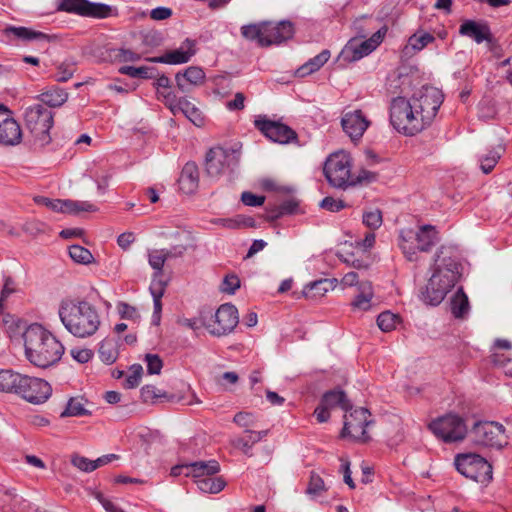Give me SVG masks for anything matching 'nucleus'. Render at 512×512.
Returning a JSON list of instances; mask_svg holds the SVG:
<instances>
[{"label":"nucleus","instance_id":"6e6d98bb","mask_svg":"<svg viewBox=\"0 0 512 512\" xmlns=\"http://www.w3.org/2000/svg\"><path fill=\"white\" fill-rule=\"evenodd\" d=\"M145 362L147 365V372L151 375L160 374L163 368V361L157 354H146Z\"/></svg>","mask_w":512,"mask_h":512},{"label":"nucleus","instance_id":"13d9d810","mask_svg":"<svg viewBox=\"0 0 512 512\" xmlns=\"http://www.w3.org/2000/svg\"><path fill=\"white\" fill-rule=\"evenodd\" d=\"M117 309L122 319L133 320L134 322L140 319L137 309L127 303H119Z\"/></svg>","mask_w":512,"mask_h":512},{"label":"nucleus","instance_id":"a878e982","mask_svg":"<svg viewBox=\"0 0 512 512\" xmlns=\"http://www.w3.org/2000/svg\"><path fill=\"white\" fill-rule=\"evenodd\" d=\"M418 251L428 252L438 241V232L435 226L422 225L415 231Z\"/></svg>","mask_w":512,"mask_h":512},{"label":"nucleus","instance_id":"f257e3e1","mask_svg":"<svg viewBox=\"0 0 512 512\" xmlns=\"http://www.w3.org/2000/svg\"><path fill=\"white\" fill-rule=\"evenodd\" d=\"M461 264L454 247L441 246L434 261L431 277L421 292V299L431 306L439 305L461 275Z\"/></svg>","mask_w":512,"mask_h":512},{"label":"nucleus","instance_id":"052dcab7","mask_svg":"<svg viewBox=\"0 0 512 512\" xmlns=\"http://www.w3.org/2000/svg\"><path fill=\"white\" fill-rule=\"evenodd\" d=\"M320 207L330 212H338L346 207V204L341 199H334L333 197H325L320 202Z\"/></svg>","mask_w":512,"mask_h":512},{"label":"nucleus","instance_id":"c85d7f7f","mask_svg":"<svg viewBox=\"0 0 512 512\" xmlns=\"http://www.w3.org/2000/svg\"><path fill=\"white\" fill-rule=\"evenodd\" d=\"M248 433L247 437H239L232 440V445L242 450L247 456H252V446L261 441L268 434L267 430L263 431H252L250 429L245 430Z\"/></svg>","mask_w":512,"mask_h":512},{"label":"nucleus","instance_id":"0eeeda50","mask_svg":"<svg viewBox=\"0 0 512 512\" xmlns=\"http://www.w3.org/2000/svg\"><path fill=\"white\" fill-rule=\"evenodd\" d=\"M390 123L398 132L413 136L423 131L418 116L415 115L410 99L393 98L390 104Z\"/></svg>","mask_w":512,"mask_h":512},{"label":"nucleus","instance_id":"ea45409f","mask_svg":"<svg viewBox=\"0 0 512 512\" xmlns=\"http://www.w3.org/2000/svg\"><path fill=\"white\" fill-rule=\"evenodd\" d=\"M167 259H169V253L166 252V249H155L149 252L148 261L155 270L153 279L160 280L159 278L162 276V269Z\"/></svg>","mask_w":512,"mask_h":512},{"label":"nucleus","instance_id":"6ab92c4d","mask_svg":"<svg viewBox=\"0 0 512 512\" xmlns=\"http://www.w3.org/2000/svg\"><path fill=\"white\" fill-rule=\"evenodd\" d=\"M370 124V120L360 109L344 112L341 118L343 131L352 141L360 140Z\"/></svg>","mask_w":512,"mask_h":512},{"label":"nucleus","instance_id":"6e6552de","mask_svg":"<svg viewBox=\"0 0 512 512\" xmlns=\"http://www.w3.org/2000/svg\"><path fill=\"white\" fill-rule=\"evenodd\" d=\"M25 123L39 146L50 143V130L53 126V113L41 104L28 107L25 111Z\"/></svg>","mask_w":512,"mask_h":512},{"label":"nucleus","instance_id":"a19ab883","mask_svg":"<svg viewBox=\"0 0 512 512\" xmlns=\"http://www.w3.org/2000/svg\"><path fill=\"white\" fill-rule=\"evenodd\" d=\"M242 36L249 40L255 41L259 46L265 47L264 45V22L259 24H249L241 27Z\"/></svg>","mask_w":512,"mask_h":512},{"label":"nucleus","instance_id":"f03ea898","mask_svg":"<svg viewBox=\"0 0 512 512\" xmlns=\"http://www.w3.org/2000/svg\"><path fill=\"white\" fill-rule=\"evenodd\" d=\"M58 316L65 329L76 338L84 339L93 336L101 325L98 309L85 299L61 300Z\"/></svg>","mask_w":512,"mask_h":512},{"label":"nucleus","instance_id":"bb28decb","mask_svg":"<svg viewBox=\"0 0 512 512\" xmlns=\"http://www.w3.org/2000/svg\"><path fill=\"white\" fill-rule=\"evenodd\" d=\"M399 247L407 260L415 261L417 259L418 248L414 230L410 228H404L400 230Z\"/></svg>","mask_w":512,"mask_h":512},{"label":"nucleus","instance_id":"2f4dec72","mask_svg":"<svg viewBox=\"0 0 512 512\" xmlns=\"http://www.w3.org/2000/svg\"><path fill=\"white\" fill-rule=\"evenodd\" d=\"M37 98L49 107H60L67 101L68 93L62 88L52 87L42 92Z\"/></svg>","mask_w":512,"mask_h":512},{"label":"nucleus","instance_id":"39448f33","mask_svg":"<svg viewBox=\"0 0 512 512\" xmlns=\"http://www.w3.org/2000/svg\"><path fill=\"white\" fill-rule=\"evenodd\" d=\"M472 444L478 448L502 450L509 444L505 427L496 421H476L469 431Z\"/></svg>","mask_w":512,"mask_h":512},{"label":"nucleus","instance_id":"e2e57ef3","mask_svg":"<svg viewBox=\"0 0 512 512\" xmlns=\"http://www.w3.org/2000/svg\"><path fill=\"white\" fill-rule=\"evenodd\" d=\"M17 283L11 277H5L4 285L0 294V302L6 300L13 293L18 292Z\"/></svg>","mask_w":512,"mask_h":512},{"label":"nucleus","instance_id":"72a5a7b5","mask_svg":"<svg viewBox=\"0 0 512 512\" xmlns=\"http://www.w3.org/2000/svg\"><path fill=\"white\" fill-rule=\"evenodd\" d=\"M451 313L455 318H464L470 309L469 300L463 288H459L450 302Z\"/></svg>","mask_w":512,"mask_h":512},{"label":"nucleus","instance_id":"9b49d317","mask_svg":"<svg viewBox=\"0 0 512 512\" xmlns=\"http://www.w3.org/2000/svg\"><path fill=\"white\" fill-rule=\"evenodd\" d=\"M239 162V154L231 148L221 146L211 148L205 157V170L212 178H218L232 171Z\"/></svg>","mask_w":512,"mask_h":512},{"label":"nucleus","instance_id":"de8ad7c7","mask_svg":"<svg viewBox=\"0 0 512 512\" xmlns=\"http://www.w3.org/2000/svg\"><path fill=\"white\" fill-rule=\"evenodd\" d=\"M399 323V316L390 311L382 312L377 317V325L383 332H390L394 330Z\"/></svg>","mask_w":512,"mask_h":512},{"label":"nucleus","instance_id":"5fc2aeb1","mask_svg":"<svg viewBox=\"0 0 512 512\" xmlns=\"http://www.w3.org/2000/svg\"><path fill=\"white\" fill-rule=\"evenodd\" d=\"M382 222V213L379 209L370 210L363 214V223L372 230L378 229Z\"/></svg>","mask_w":512,"mask_h":512},{"label":"nucleus","instance_id":"603ef678","mask_svg":"<svg viewBox=\"0 0 512 512\" xmlns=\"http://www.w3.org/2000/svg\"><path fill=\"white\" fill-rule=\"evenodd\" d=\"M143 368L140 364H133L129 369V374L127 375L124 386L125 388L132 389L139 385L140 380L142 378Z\"/></svg>","mask_w":512,"mask_h":512},{"label":"nucleus","instance_id":"774afa93","mask_svg":"<svg viewBox=\"0 0 512 512\" xmlns=\"http://www.w3.org/2000/svg\"><path fill=\"white\" fill-rule=\"evenodd\" d=\"M115 57L120 62H136L141 59V55L130 49H119Z\"/></svg>","mask_w":512,"mask_h":512},{"label":"nucleus","instance_id":"cd10ccee","mask_svg":"<svg viewBox=\"0 0 512 512\" xmlns=\"http://www.w3.org/2000/svg\"><path fill=\"white\" fill-rule=\"evenodd\" d=\"M5 34L7 36H14L15 38L23 41V42H31V41H48L49 36L43 32L35 31L31 28L23 27V26H8L5 28Z\"/></svg>","mask_w":512,"mask_h":512},{"label":"nucleus","instance_id":"5701e85b","mask_svg":"<svg viewBox=\"0 0 512 512\" xmlns=\"http://www.w3.org/2000/svg\"><path fill=\"white\" fill-rule=\"evenodd\" d=\"M264 33V45L267 47L290 39L293 36L294 29L289 21L264 22Z\"/></svg>","mask_w":512,"mask_h":512},{"label":"nucleus","instance_id":"bf43d9fd","mask_svg":"<svg viewBox=\"0 0 512 512\" xmlns=\"http://www.w3.org/2000/svg\"><path fill=\"white\" fill-rule=\"evenodd\" d=\"M240 287V279L235 274L225 276L221 284V290L228 294H234Z\"/></svg>","mask_w":512,"mask_h":512},{"label":"nucleus","instance_id":"20e7f679","mask_svg":"<svg viewBox=\"0 0 512 512\" xmlns=\"http://www.w3.org/2000/svg\"><path fill=\"white\" fill-rule=\"evenodd\" d=\"M352 158L344 152L338 151L332 153L325 161L323 172L328 183L339 189H346L350 186H355L362 180L371 181L375 179V174L363 171L362 174L355 177L351 173Z\"/></svg>","mask_w":512,"mask_h":512},{"label":"nucleus","instance_id":"3c124183","mask_svg":"<svg viewBox=\"0 0 512 512\" xmlns=\"http://www.w3.org/2000/svg\"><path fill=\"white\" fill-rule=\"evenodd\" d=\"M325 490V483L321 476L315 472H311L306 493L311 496H318Z\"/></svg>","mask_w":512,"mask_h":512},{"label":"nucleus","instance_id":"37998d69","mask_svg":"<svg viewBox=\"0 0 512 512\" xmlns=\"http://www.w3.org/2000/svg\"><path fill=\"white\" fill-rule=\"evenodd\" d=\"M330 289V281L328 279H320L306 285L303 293L307 298H317L324 296Z\"/></svg>","mask_w":512,"mask_h":512},{"label":"nucleus","instance_id":"09e8293b","mask_svg":"<svg viewBox=\"0 0 512 512\" xmlns=\"http://www.w3.org/2000/svg\"><path fill=\"white\" fill-rule=\"evenodd\" d=\"M69 255L74 262L79 264L87 265L94 260L92 253L80 245H71L69 247Z\"/></svg>","mask_w":512,"mask_h":512},{"label":"nucleus","instance_id":"b1692460","mask_svg":"<svg viewBox=\"0 0 512 512\" xmlns=\"http://www.w3.org/2000/svg\"><path fill=\"white\" fill-rule=\"evenodd\" d=\"M199 184V171L198 167L194 162H187L179 177L180 189L185 194L193 193Z\"/></svg>","mask_w":512,"mask_h":512},{"label":"nucleus","instance_id":"79ce46f5","mask_svg":"<svg viewBox=\"0 0 512 512\" xmlns=\"http://www.w3.org/2000/svg\"><path fill=\"white\" fill-rule=\"evenodd\" d=\"M197 487L204 493L216 494L225 487V481L221 477H206L195 480Z\"/></svg>","mask_w":512,"mask_h":512},{"label":"nucleus","instance_id":"680f3d73","mask_svg":"<svg viewBox=\"0 0 512 512\" xmlns=\"http://www.w3.org/2000/svg\"><path fill=\"white\" fill-rule=\"evenodd\" d=\"M71 462L76 468L83 472H92L95 470L92 460L84 456L75 455L72 457Z\"/></svg>","mask_w":512,"mask_h":512},{"label":"nucleus","instance_id":"4be33fe9","mask_svg":"<svg viewBox=\"0 0 512 512\" xmlns=\"http://www.w3.org/2000/svg\"><path fill=\"white\" fill-rule=\"evenodd\" d=\"M205 80L206 74L199 66H190L175 75L176 85L183 93H189L195 87L203 85Z\"/></svg>","mask_w":512,"mask_h":512},{"label":"nucleus","instance_id":"f3484780","mask_svg":"<svg viewBox=\"0 0 512 512\" xmlns=\"http://www.w3.org/2000/svg\"><path fill=\"white\" fill-rule=\"evenodd\" d=\"M59 10L85 17L106 18L110 15V6L102 3H92L88 0H62Z\"/></svg>","mask_w":512,"mask_h":512},{"label":"nucleus","instance_id":"473e14b6","mask_svg":"<svg viewBox=\"0 0 512 512\" xmlns=\"http://www.w3.org/2000/svg\"><path fill=\"white\" fill-rule=\"evenodd\" d=\"M165 286H166V283L164 281L152 279V282L149 287L150 293L153 297V304H154L153 322L155 324H159V321H160V314H161V310H162L161 298L164 295Z\"/></svg>","mask_w":512,"mask_h":512},{"label":"nucleus","instance_id":"2eb2a0df","mask_svg":"<svg viewBox=\"0 0 512 512\" xmlns=\"http://www.w3.org/2000/svg\"><path fill=\"white\" fill-rule=\"evenodd\" d=\"M239 323L237 308L232 304H223L215 312L214 319L206 327L213 336L231 333Z\"/></svg>","mask_w":512,"mask_h":512},{"label":"nucleus","instance_id":"ddd939ff","mask_svg":"<svg viewBox=\"0 0 512 512\" xmlns=\"http://www.w3.org/2000/svg\"><path fill=\"white\" fill-rule=\"evenodd\" d=\"M370 413L366 408H357L344 415L342 437H350L353 440L366 442L369 436L366 427L371 423Z\"/></svg>","mask_w":512,"mask_h":512},{"label":"nucleus","instance_id":"58836bf2","mask_svg":"<svg viewBox=\"0 0 512 512\" xmlns=\"http://www.w3.org/2000/svg\"><path fill=\"white\" fill-rule=\"evenodd\" d=\"M180 112L183 113L194 125L200 127L204 124V117L199 108L185 97H181Z\"/></svg>","mask_w":512,"mask_h":512},{"label":"nucleus","instance_id":"dca6fc26","mask_svg":"<svg viewBox=\"0 0 512 512\" xmlns=\"http://www.w3.org/2000/svg\"><path fill=\"white\" fill-rule=\"evenodd\" d=\"M387 33V27L383 26L377 30L369 39L358 43L355 40H351L344 47L341 52V56L348 62H354L361 58L369 55L374 51L383 41Z\"/></svg>","mask_w":512,"mask_h":512},{"label":"nucleus","instance_id":"1a4fd4ad","mask_svg":"<svg viewBox=\"0 0 512 512\" xmlns=\"http://www.w3.org/2000/svg\"><path fill=\"white\" fill-rule=\"evenodd\" d=\"M455 466L466 478L485 484L492 480V465L476 453L459 454L455 457Z\"/></svg>","mask_w":512,"mask_h":512},{"label":"nucleus","instance_id":"412c9836","mask_svg":"<svg viewBox=\"0 0 512 512\" xmlns=\"http://www.w3.org/2000/svg\"><path fill=\"white\" fill-rule=\"evenodd\" d=\"M459 33L472 38L478 44L485 41L490 49H493L495 45L490 27L484 22L466 20L460 25Z\"/></svg>","mask_w":512,"mask_h":512},{"label":"nucleus","instance_id":"69168bd1","mask_svg":"<svg viewBox=\"0 0 512 512\" xmlns=\"http://www.w3.org/2000/svg\"><path fill=\"white\" fill-rule=\"evenodd\" d=\"M241 201L246 206L258 207L264 203L265 197L255 195L251 192H243L241 195Z\"/></svg>","mask_w":512,"mask_h":512},{"label":"nucleus","instance_id":"f704fd0d","mask_svg":"<svg viewBox=\"0 0 512 512\" xmlns=\"http://www.w3.org/2000/svg\"><path fill=\"white\" fill-rule=\"evenodd\" d=\"M321 402L326 405L329 409L339 406L346 412L351 409L350 403L346 397V394L341 390H331L326 392Z\"/></svg>","mask_w":512,"mask_h":512},{"label":"nucleus","instance_id":"393cba45","mask_svg":"<svg viewBox=\"0 0 512 512\" xmlns=\"http://www.w3.org/2000/svg\"><path fill=\"white\" fill-rule=\"evenodd\" d=\"M219 471L220 465L216 460L196 461L188 464V472H185V476L198 480L213 476Z\"/></svg>","mask_w":512,"mask_h":512},{"label":"nucleus","instance_id":"c03bdc74","mask_svg":"<svg viewBox=\"0 0 512 512\" xmlns=\"http://www.w3.org/2000/svg\"><path fill=\"white\" fill-rule=\"evenodd\" d=\"M434 40L435 38L432 34L419 31L409 37L406 49L411 48L413 51L418 52L425 48L428 44L432 43Z\"/></svg>","mask_w":512,"mask_h":512},{"label":"nucleus","instance_id":"4d7b16f0","mask_svg":"<svg viewBox=\"0 0 512 512\" xmlns=\"http://www.w3.org/2000/svg\"><path fill=\"white\" fill-rule=\"evenodd\" d=\"M233 422L240 427L245 428V430L253 427L256 423V417L254 414L250 412H238L234 418Z\"/></svg>","mask_w":512,"mask_h":512},{"label":"nucleus","instance_id":"aec40b11","mask_svg":"<svg viewBox=\"0 0 512 512\" xmlns=\"http://www.w3.org/2000/svg\"><path fill=\"white\" fill-rule=\"evenodd\" d=\"M195 46V41L187 38L179 48L168 51L161 56L147 58V61L170 65L184 64L190 61V59L195 55Z\"/></svg>","mask_w":512,"mask_h":512},{"label":"nucleus","instance_id":"4c0bfd02","mask_svg":"<svg viewBox=\"0 0 512 512\" xmlns=\"http://www.w3.org/2000/svg\"><path fill=\"white\" fill-rule=\"evenodd\" d=\"M98 353L102 362L112 364L118 358V345L112 338H105L100 343Z\"/></svg>","mask_w":512,"mask_h":512},{"label":"nucleus","instance_id":"a18cd8bd","mask_svg":"<svg viewBox=\"0 0 512 512\" xmlns=\"http://www.w3.org/2000/svg\"><path fill=\"white\" fill-rule=\"evenodd\" d=\"M97 208L88 201L63 200V212L68 214H78L80 212H94Z\"/></svg>","mask_w":512,"mask_h":512},{"label":"nucleus","instance_id":"9d476101","mask_svg":"<svg viewBox=\"0 0 512 512\" xmlns=\"http://www.w3.org/2000/svg\"><path fill=\"white\" fill-rule=\"evenodd\" d=\"M429 429L445 443L460 442L468 433L464 419L452 413L433 420L429 424Z\"/></svg>","mask_w":512,"mask_h":512},{"label":"nucleus","instance_id":"423d86ee","mask_svg":"<svg viewBox=\"0 0 512 512\" xmlns=\"http://www.w3.org/2000/svg\"><path fill=\"white\" fill-rule=\"evenodd\" d=\"M414 113L418 116L421 127L424 130L437 115L443 103L442 91L433 86H423L410 98Z\"/></svg>","mask_w":512,"mask_h":512},{"label":"nucleus","instance_id":"0e129e2a","mask_svg":"<svg viewBox=\"0 0 512 512\" xmlns=\"http://www.w3.org/2000/svg\"><path fill=\"white\" fill-rule=\"evenodd\" d=\"M71 356L79 363H87L93 357V352L87 348H74L71 350Z\"/></svg>","mask_w":512,"mask_h":512},{"label":"nucleus","instance_id":"7ed1b4c3","mask_svg":"<svg viewBox=\"0 0 512 512\" xmlns=\"http://www.w3.org/2000/svg\"><path fill=\"white\" fill-rule=\"evenodd\" d=\"M25 355L30 363L40 368H47L57 363L64 346L40 324L30 325L23 333Z\"/></svg>","mask_w":512,"mask_h":512},{"label":"nucleus","instance_id":"4468645a","mask_svg":"<svg viewBox=\"0 0 512 512\" xmlns=\"http://www.w3.org/2000/svg\"><path fill=\"white\" fill-rule=\"evenodd\" d=\"M255 127L269 140L287 144L297 138L296 132L289 126L269 119L266 115H259L254 120Z\"/></svg>","mask_w":512,"mask_h":512},{"label":"nucleus","instance_id":"49530a36","mask_svg":"<svg viewBox=\"0 0 512 512\" xmlns=\"http://www.w3.org/2000/svg\"><path fill=\"white\" fill-rule=\"evenodd\" d=\"M119 72L132 78L150 79L155 76V68L148 66H122L119 68Z\"/></svg>","mask_w":512,"mask_h":512},{"label":"nucleus","instance_id":"f8f14e48","mask_svg":"<svg viewBox=\"0 0 512 512\" xmlns=\"http://www.w3.org/2000/svg\"><path fill=\"white\" fill-rule=\"evenodd\" d=\"M15 394L21 396L27 402L39 405L46 402L52 394L50 384L40 378L23 375Z\"/></svg>","mask_w":512,"mask_h":512},{"label":"nucleus","instance_id":"8fccbe9b","mask_svg":"<svg viewBox=\"0 0 512 512\" xmlns=\"http://www.w3.org/2000/svg\"><path fill=\"white\" fill-rule=\"evenodd\" d=\"M76 71V64L73 62H63L57 67L54 80L57 82L68 81Z\"/></svg>","mask_w":512,"mask_h":512},{"label":"nucleus","instance_id":"c9c22d12","mask_svg":"<svg viewBox=\"0 0 512 512\" xmlns=\"http://www.w3.org/2000/svg\"><path fill=\"white\" fill-rule=\"evenodd\" d=\"M22 374L9 369L0 370V391L15 393L18 384L21 383Z\"/></svg>","mask_w":512,"mask_h":512},{"label":"nucleus","instance_id":"a211bd4d","mask_svg":"<svg viewBox=\"0 0 512 512\" xmlns=\"http://www.w3.org/2000/svg\"><path fill=\"white\" fill-rule=\"evenodd\" d=\"M10 110L4 104H0V145L16 146L22 141V129L20 124L8 116Z\"/></svg>","mask_w":512,"mask_h":512},{"label":"nucleus","instance_id":"7c9ffc66","mask_svg":"<svg viewBox=\"0 0 512 512\" xmlns=\"http://www.w3.org/2000/svg\"><path fill=\"white\" fill-rule=\"evenodd\" d=\"M331 53L329 50L325 49L321 51L315 57L309 59L306 63L300 66L296 70V76L298 77H306L314 72H317L330 58Z\"/></svg>","mask_w":512,"mask_h":512},{"label":"nucleus","instance_id":"e433bc0d","mask_svg":"<svg viewBox=\"0 0 512 512\" xmlns=\"http://www.w3.org/2000/svg\"><path fill=\"white\" fill-rule=\"evenodd\" d=\"M85 399L83 397H71L65 409L61 412L60 417H79L89 415L90 412L85 407Z\"/></svg>","mask_w":512,"mask_h":512},{"label":"nucleus","instance_id":"c756f323","mask_svg":"<svg viewBox=\"0 0 512 512\" xmlns=\"http://www.w3.org/2000/svg\"><path fill=\"white\" fill-rule=\"evenodd\" d=\"M358 295L352 301L354 309L367 311L371 308V300L374 296L372 284L369 281H363L358 284Z\"/></svg>","mask_w":512,"mask_h":512},{"label":"nucleus","instance_id":"338daca9","mask_svg":"<svg viewBox=\"0 0 512 512\" xmlns=\"http://www.w3.org/2000/svg\"><path fill=\"white\" fill-rule=\"evenodd\" d=\"M499 155L497 153H490L481 159L480 168L485 173H490L498 162Z\"/></svg>","mask_w":512,"mask_h":512},{"label":"nucleus","instance_id":"864d4df0","mask_svg":"<svg viewBox=\"0 0 512 512\" xmlns=\"http://www.w3.org/2000/svg\"><path fill=\"white\" fill-rule=\"evenodd\" d=\"M158 95L159 97L163 98L165 105L171 110L173 115H176L180 112L181 98H177V96L172 91H159Z\"/></svg>","mask_w":512,"mask_h":512}]
</instances>
